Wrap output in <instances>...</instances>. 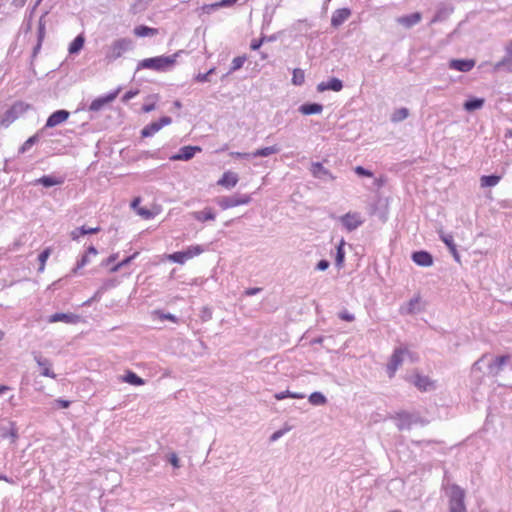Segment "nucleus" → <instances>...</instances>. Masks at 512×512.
<instances>
[{
  "label": "nucleus",
  "instance_id": "2",
  "mask_svg": "<svg viewBox=\"0 0 512 512\" xmlns=\"http://www.w3.org/2000/svg\"><path fill=\"white\" fill-rule=\"evenodd\" d=\"M133 47V42L128 38H120L113 41L110 45H108L105 49V59L108 62H113L120 58L124 53L131 50Z\"/></svg>",
  "mask_w": 512,
  "mask_h": 512
},
{
  "label": "nucleus",
  "instance_id": "22",
  "mask_svg": "<svg viewBox=\"0 0 512 512\" xmlns=\"http://www.w3.org/2000/svg\"><path fill=\"white\" fill-rule=\"evenodd\" d=\"M412 260L419 266L429 267L433 264V258L426 251H417L412 254Z\"/></svg>",
  "mask_w": 512,
  "mask_h": 512
},
{
  "label": "nucleus",
  "instance_id": "3",
  "mask_svg": "<svg viewBox=\"0 0 512 512\" xmlns=\"http://www.w3.org/2000/svg\"><path fill=\"white\" fill-rule=\"evenodd\" d=\"M406 357L413 359V353L407 348L398 347L394 350L387 364V373L389 378L394 377L396 371L403 364Z\"/></svg>",
  "mask_w": 512,
  "mask_h": 512
},
{
  "label": "nucleus",
  "instance_id": "5",
  "mask_svg": "<svg viewBox=\"0 0 512 512\" xmlns=\"http://www.w3.org/2000/svg\"><path fill=\"white\" fill-rule=\"evenodd\" d=\"M204 248L201 245L189 246L184 251L174 252L168 255V259L174 263L184 264L187 260L192 259L204 252Z\"/></svg>",
  "mask_w": 512,
  "mask_h": 512
},
{
  "label": "nucleus",
  "instance_id": "49",
  "mask_svg": "<svg viewBox=\"0 0 512 512\" xmlns=\"http://www.w3.org/2000/svg\"><path fill=\"white\" fill-rule=\"evenodd\" d=\"M139 90H130L126 92L122 97V102L127 103L129 100L133 99L136 95H138Z\"/></svg>",
  "mask_w": 512,
  "mask_h": 512
},
{
  "label": "nucleus",
  "instance_id": "60",
  "mask_svg": "<svg viewBox=\"0 0 512 512\" xmlns=\"http://www.w3.org/2000/svg\"><path fill=\"white\" fill-rule=\"evenodd\" d=\"M160 318L170 320L172 322H177V318L175 317V315L170 314V313H167V314L162 313V314H160Z\"/></svg>",
  "mask_w": 512,
  "mask_h": 512
},
{
  "label": "nucleus",
  "instance_id": "15",
  "mask_svg": "<svg viewBox=\"0 0 512 512\" xmlns=\"http://www.w3.org/2000/svg\"><path fill=\"white\" fill-rule=\"evenodd\" d=\"M505 51L506 55L494 64V71H499L503 68L512 71V40L506 45Z\"/></svg>",
  "mask_w": 512,
  "mask_h": 512
},
{
  "label": "nucleus",
  "instance_id": "41",
  "mask_svg": "<svg viewBox=\"0 0 512 512\" xmlns=\"http://www.w3.org/2000/svg\"><path fill=\"white\" fill-rule=\"evenodd\" d=\"M287 397L294 398V399H303L305 397V395L301 394V393L291 392L289 390L283 391V392H279V393L275 394V398L277 400H283V399H285Z\"/></svg>",
  "mask_w": 512,
  "mask_h": 512
},
{
  "label": "nucleus",
  "instance_id": "48",
  "mask_svg": "<svg viewBox=\"0 0 512 512\" xmlns=\"http://www.w3.org/2000/svg\"><path fill=\"white\" fill-rule=\"evenodd\" d=\"M89 263H90V256L87 253H85L84 255H82L80 260H78L75 270L81 269Z\"/></svg>",
  "mask_w": 512,
  "mask_h": 512
},
{
  "label": "nucleus",
  "instance_id": "7",
  "mask_svg": "<svg viewBox=\"0 0 512 512\" xmlns=\"http://www.w3.org/2000/svg\"><path fill=\"white\" fill-rule=\"evenodd\" d=\"M29 105L18 102L15 103L9 110L6 111L3 118L1 119V125L8 127L11 123H13L21 114H23Z\"/></svg>",
  "mask_w": 512,
  "mask_h": 512
},
{
  "label": "nucleus",
  "instance_id": "52",
  "mask_svg": "<svg viewBox=\"0 0 512 512\" xmlns=\"http://www.w3.org/2000/svg\"><path fill=\"white\" fill-rule=\"evenodd\" d=\"M137 213L145 219H150L153 217V213L146 208H139Z\"/></svg>",
  "mask_w": 512,
  "mask_h": 512
},
{
  "label": "nucleus",
  "instance_id": "55",
  "mask_svg": "<svg viewBox=\"0 0 512 512\" xmlns=\"http://www.w3.org/2000/svg\"><path fill=\"white\" fill-rule=\"evenodd\" d=\"M194 79H195V81L200 82V83L210 81V78L208 77V74H206V73H198Z\"/></svg>",
  "mask_w": 512,
  "mask_h": 512
},
{
  "label": "nucleus",
  "instance_id": "1",
  "mask_svg": "<svg viewBox=\"0 0 512 512\" xmlns=\"http://www.w3.org/2000/svg\"><path fill=\"white\" fill-rule=\"evenodd\" d=\"M184 53L183 50H179L176 53L172 55H161L157 57L152 58H146L141 61H139L137 65V71L141 69H150L156 72H166L171 70L176 62L177 58L180 56V54Z\"/></svg>",
  "mask_w": 512,
  "mask_h": 512
},
{
  "label": "nucleus",
  "instance_id": "30",
  "mask_svg": "<svg viewBox=\"0 0 512 512\" xmlns=\"http://www.w3.org/2000/svg\"><path fill=\"white\" fill-rule=\"evenodd\" d=\"M441 240L446 244V246L449 248L450 252L453 254L454 258L459 261V255L456 250V245L454 243V238L451 234H440Z\"/></svg>",
  "mask_w": 512,
  "mask_h": 512
},
{
  "label": "nucleus",
  "instance_id": "28",
  "mask_svg": "<svg viewBox=\"0 0 512 512\" xmlns=\"http://www.w3.org/2000/svg\"><path fill=\"white\" fill-rule=\"evenodd\" d=\"M279 152H280V147L278 145H273V146L257 149V150H255L254 152L251 153V156L254 157V158H256V157H268V156H270L272 154H277Z\"/></svg>",
  "mask_w": 512,
  "mask_h": 512
},
{
  "label": "nucleus",
  "instance_id": "35",
  "mask_svg": "<svg viewBox=\"0 0 512 512\" xmlns=\"http://www.w3.org/2000/svg\"><path fill=\"white\" fill-rule=\"evenodd\" d=\"M43 130L38 131L36 134L28 138L19 149V153L28 151L38 140Z\"/></svg>",
  "mask_w": 512,
  "mask_h": 512
},
{
  "label": "nucleus",
  "instance_id": "24",
  "mask_svg": "<svg viewBox=\"0 0 512 512\" xmlns=\"http://www.w3.org/2000/svg\"><path fill=\"white\" fill-rule=\"evenodd\" d=\"M238 180L239 177L237 173L227 171L222 175L221 179L218 181V185L231 189L236 186Z\"/></svg>",
  "mask_w": 512,
  "mask_h": 512
},
{
  "label": "nucleus",
  "instance_id": "16",
  "mask_svg": "<svg viewBox=\"0 0 512 512\" xmlns=\"http://www.w3.org/2000/svg\"><path fill=\"white\" fill-rule=\"evenodd\" d=\"M34 360L42 369L41 375L52 379L56 378V374L50 369L51 362L49 359L42 357L39 353L34 354Z\"/></svg>",
  "mask_w": 512,
  "mask_h": 512
},
{
  "label": "nucleus",
  "instance_id": "14",
  "mask_svg": "<svg viewBox=\"0 0 512 512\" xmlns=\"http://www.w3.org/2000/svg\"><path fill=\"white\" fill-rule=\"evenodd\" d=\"M510 360L509 355H502L495 357L490 363H488V372L492 376H497L503 369L504 365Z\"/></svg>",
  "mask_w": 512,
  "mask_h": 512
},
{
  "label": "nucleus",
  "instance_id": "39",
  "mask_svg": "<svg viewBox=\"0 0 512 512\" xmlns=\"http://www.w3.org/2000/svg\"><path fill=\"white\" fill-rule=\"evenodd\" d=\"M123 381H125L126 383H129L131 385H135V386L144 384V380L132 371L127 372V374L123 378Z\"/></svg>",
  "mask_w": 512,
  "mask_h": 512
},
{
  "label": "nucleus",
  "instance_id": "10",
  "mask_svg": "<svg viewBox=\"0 0 512 512\" xmlns=\"http://www.w3.org/2000/svg\"><path fill=\"white\" fill-rule=\"evenodd\" d=\"M70 116L69 111L61 109L53 112L47 119L44 129L53 128L64 123Z\"/></svg>",
  "mask_w": 512,
  "mask_h": 512
},
{
  "label": "nucleus",
  "instance_id": "29",
  "mask_svg": "<svg viewBox=\"0 0 512 512\" xmlns=\"http://www.w3.org/2000/svg\"><path fill=\"white\" fill-rule=\"evenodd\" d=\"M84 43H85V38L82 34H79L78 36H76V38L69 45V49H68L69 54H71V55L78 54L81 51V49L83 48Z\"/></svg>",
  "mask_w": 512,
  "mask_h": 512
},
{
  "label": "nucleus",
  "instance_id": "17",
  "mask_svg": "<svg viewBox=\"0 0 512 512\" xmlns=\"http://www.w3.org/2000/svg\"><path fill=\"white\" fill-rule=\"evenodd\" d=\"M422 19V15L419 12H415L409 15H403L396 19V22L402 25L404 28L409 29L417 25Z\"/></svg>",
  "mask_w": 512,
  "mask_h": 512
},
{
  "label": "nucleus",
  "instance_id": "21",
  "mask_svg": "<svg viewBox=\"0 0 512 512\" xmlns=\"http://www.w3.org/2000/svg\"><path fill=\"white\" fill-rule=\"evenodd\" d=\"M342 88H343V83L338 78H331L328 81H326V82L323 81L317 85V90L319 92H324L327 90L339 92L342 90Z\"/></svg>",
  "mask_w": 512,
  "mask_h": 512
},
{
  "label": "nucleus",
  "instance_id": "25",
  "mask_svg": "<svg viewBox=\"0 0 512 512\" xmlns=\"http://www.w3.org/2000/svg\"><path fill=\"white\" fill-rule=\"evenodd\" d=\"M78 316L72 313H55L48 318L49 323L64 322V323H76Z\"/></svg>",
  "mask_w": 512,
  "mask_h": 512
},
{
  "label": "nucleus",
  "instance_id": "42",
  "mask_svg": "<svg viewBox=\"0 0 512 512\" xmlns=\"http://www.w3.org/2000/svg\"><path fill=\"white\" fill-rule=\"evenodd\" d=\"M305 75L304 71L297 68L293 70V77H292V83L294 85L300 86L304 83Z\"/></svg>",
  "mask_w": 512,
  "mask_h": 512
},
{
  "label": "nucleus",
  "instance_id": "13",
  "mask_svg": "<svg viewBox=\"0 0 512 512\" xmlns=\"http://www.w3.org/2000/svg\"><path fill=\"white\" fill-rule=\"evenodd\" d=\"M201 151V148L198 146H184L182 147L177 154H174L170 157L172 161H188L192 159L196 152Z\"/></svg>",
  "mask_w": 512,
  "mask_h": 512
},
{
  "label": "nucleus",
  "instance_id": "43",
  "mask_svg": "<svg viewBox=\"0 0 512 512\" xmlns=\"http://www.w3.org/2000/svg\"><path fill=\"white\" fill-rule=\"evenodd\" d=\"M245 61H246L245 56L235 57L232 61V65H231V68H230L228 74L239 70L244 65Z\"/></svg>",
  "mask_w": 512,
  "mask_h": 512
},
{
  "label": "nucleus",
  "instance_id": "8",
  "mask_svg": "<svg viewBox=\"0 0 512 512\" xmlns=\"http://www.w3.org/2000/svg\"><path fill=\"white\" fill-rule=\"evenodd\" d=\"M338 220L341 222L343 227L349 232L357 229L364 222L361 214L358 212H348L345 215L338 217Z\"/></svg>",
  "mask_w": 512,
  "mask_h": 512
},
{
  "label": "nucleus",
  "instance_id": "19",
  "mask_svg": "<svg viewBox=\"0 0 512 512\" xmlns=\"http://www.w3.org/2000/svg\"><path fill=\"white\" fill-rule=\"evenodd\" d=\"M474 66L475 61L469 59H453L449 63V68L460 72H469Z\"/></svg>",
  "mask_w": 512,
  "mask_h": 512
},
{
  "label": "nucleus",
  "instance_id": "44",
  "mask_svg": "<svg viewBox=\"0 0 512 512\" xmlns=\"http://www.w3.org/2000/svg\"><path fill=\"white\" fill-rule=\"evenodd\" d=\"M50 253H51L50 249H49V248H47V249L43 250V251L39 254V256H38V260H39V262H40V266H39V268H38V271H39V272L44 271L45 264H46L47 259H48V258H49V256H50Z\"/></svg>",
  "mask_w": 512,
  "mask_h": 512
},
{
  "label": "nucleus",
  "instance_id": "34",
  "mask_svg": "<svg viewBox=\"0 0 512 512\" xmlns=\"http://www.w3.org/2000/svg\"><path fill=\"white\" fill-rule=\"evenodd\" d=\"M344 245H345V241H344V239H341L340 243L337 246L336 257H335V264L338 267H342L344 260H345Z\"/></svg>",
  "mask_w": 512,
  "mask_h": 512
},
{
  "label": "nucleus",
  "instance_id": "45",
  "mask_svg": "<svg viewBox=\"0 0 512 512\" xmlns=\"http://www.w3.org/2000/svg\"><path fill=\"white\" fill-rule=\"evenodd\" d=\"M167 461L175 468L178 469L181 467L180 459L178 458L176 453H170L167 456Z\"/></svg>",
  "mask_w": 512,
  "mask_h": 512
},
{
  "label": "nucleus",
  "instance_id": "38",
  "mask_svg": "<svg viewBox=\"0 0 512 512\" xmlns=\"http://www.w3.org/2000/svg\"><path fill=\"white\" fill-rule=\"evenodd\" d=\"M409 116V110L405 107L399 108L391 115L392 122H401Z\"/></svg>",
  "mask_w": 512,
  "mask_h": 512
},
{
  "label": "nucleus",
  "instance_id": "32",
  "mask_svg": "<svg viewBox=\"0 0 512 512\" xmlns=\"http://www.w3.org/2000/svg\"><path fill=\"white\" fill-rule=\"evenodd\" d=\"M484 102L485 101L483 98L469 99L464 103V109L469 112L477 110V109H481L484 105Z\"/></svg>",
  "mask_w": 512,
  "mask_h": 512
},
{
  "label": "nucleus",
  "instance_id": "20",
  "mask_svg": "<svg viewBox=\"0 0 512 512\" xmlns=\"http://www.w3.org/2000/svg\"><path fill=\"white\" fill-rule=\"evenodd\" d=\"M311 172L314 177L323 181H332L334 176L321 163H313Z\"/></svg>",
  "mask_w": 512,
  "mask_h": 512
},
{
  "label": "nucleus",
  "instance_id": "33",
  "mask_svg": "<svg viewBox=\"0 0 512 512\" xmlns=\"http://www.w3.org/2000/svg\"><path fill=\"white\" fill-rule=\"evenodd\" d=\"M38 183L42 184L44 187H52L55 185H60L63 183V179L56 178L54 176H43L37 180Z\"/></svg>",
  "mask_w": 512,
  "mask_h": 512
},
{
  "label": "nucleus",
  "instance_id": "31",
  "mask_svg": "<svg viewBox=\"0 0 512 512\" xmlns=\"http://www.w3.org/2000/svg\"><path fill=\"white\" fill-rule=\"evenodd\" d=\"M158 33L156 28L140 25L134 28V34L138 37L155 36Z\"/></svg>",
  "mask_w": 512,
  "mask_h": 512
},
{
  "label": "nucleus",
  "instance_id": "46",
  "mask_svg": "<svg viewBox=\"0 0 512 512\" xmlns=\"http://www.w3.org/2000/svg\"><path fill=\"white\" fill-rule=\"evenodd\" d=\"M84 235H86L85 226L76 228L70 233V236L73 240H78L81 236Z\"/></svg>",
  "mask_w": 512,
  "mask_h": 512
},
{
  "label": "nucleus",
  "instance_id": "40",
  "mask_svg": "<svg viewBox=\"0 0 512 512\" xmlns=\"http://www.w3.org/2000/svg\"><path fill=\"white\" fill-rule=\"evenodd\" d=\"M309 402L315 406L324 405L327 402L326 397L321 392H313L309 396Z\"/></svg>",
  "mask_w": 512,
  "mask_h": 512
},
{
  "label": "nucleus",
  "instance_id": "11",
  "mask_svg": "<svg viewBox=\"0 0 512 512\" xmlns=\"http://www.w3.org/2000/svg\"><path fill=\"white\" fill-rule=\"evenodd\" d=\"M419 418L413 414L407 412H401L397 414L396 426L400 430L410 429L413 424L418 422Z\"/></svg>",
  "mask_w": 512,
  "mask_h": 512
},
{
  "label": "nucleus",
  "instance_id": "26",
  "mask_svg": "<svg viewBox=\"0 0 512 512\" xmlns=\"http://www.w3.org/2000/svg\"><path fill=\"white\" fill-rule=\"evenodd\" d=\"M191 215L195 220L201 221V222L213 221L216 218V214L213 212L212 208H210V207H207L202 211L192 212Z\"/></svg>",
  "mask_w": 512,
  "mask_h": 512
},
{
  "label": "nucleus",
  "instance_id": "62",
  "mask_svg": "<svg viewBox=\"0 0 512 512\" xmlns=\"http://www.w3.org/2000/svg\"><path fill=\"white\" fill-rule=\"evenodd\" d=\"M56 402L61 408H68L70 406V401L68 400L57 399Z\"/></svg>",
  "mask_w": 512,
  "mask_h": 512
},
{
  "label": "nucleus",
  "instance_id": "23",
  "mask_svg": "<svg viewBox=\"0 0 512 512\" xmlns=\"http://www.w3.org/2000/svg\"><path fill=\"white\" fill-rule=\"evenodd\" d=\"M412 383L421 391H430L434 388V383L427 377L422 375H415Z\"/></svg>",
  "mask_w": 512,
  "mask_h": 512
},
{
  "label": "nucleus",
  "instance_id": "61",
  "mask_svg": "<svg viewBox=\"0 0 512 512\" xmlns=\"http://www.w3.org/2000/svg\"><path fill=\"white\" fill-rule=\"evenodd\" d=\"M285 431L284 430H278L276 432H274L271 436V440L272 441H276L277 439H279L280 437H282L284 435Z\"/></svg>",
  "mask_w": 512,
  "mask_h": 512
},
{
  "label": "nucleus",
  "instance_id": "54",
  "mask_svg": "<svg viewBox=\"0 0 512 512\" xmlns=\"http://www.w3.org/2000/svg\"><path fill=\"white\" fill-rule=\"evenodd\" d=\"M44 30H45V23L43 22V17H41L39 20V27H38L39 41H41L44 37Z\"/></svg>",
  "mask_w": 512,
  "mask_h": 512
},
{
  "label": "nucleus",
  "instance_id": "63",
  "mask_svg": "<svg viewBox=\"0 0 512 512\" xmlns=\"http://www.w3.org/2000/svg\"><path fill=\"white\" fill-rule=\"evenodd\" d=\"M116 258H117L116 254L111 255L102 264L105 265V266L110 265L112 262H114L116 260Z\"/></svg>",
  "mask_w": 512,
  "mask_h": 512
},
{
  "label": "nucleus",
  "instance_id": "47",
  "mask_svg": "<svg viewBox=\"0 0 512 512\" xmlns=\"http://www.w3.org/2000/svg\"><path fill=\"white\" fill-rule=\"evenodd\" d=\"M355 173L361 177H372L373 173L370 170L365 169L362 166L355 167Z\"/></svg>",
  "mask_w": 512,
  "mask_h": 512
},
{
  "label": "nucleus",
  "instance_id": "36",
  "mask_svg": "<svg viewBox=\"0 0 512 512\" xmlns=\"http://www.w3.org/2000/svg\"><path fill=\"white\" fill-rule=\"evenodd\" d=\"M500 179V176L497 175L482 176L480 179L481 187H494L499 183Z\"/></svg>",
  "mask_w": 512,
  "mask_h": 512
},
{
  "label": "nucleus",
  "instance_id": "64",
  "mask_svg": "<svg viewBox=\"0 0 512 512\" xmlns=\"http://www.w3.org/2000/svg\"><path fill=\"white\" fill-rule=\"evenodd\" d=\"M89 256H96L98 254V251L97 249L94 247V246H90L88 247L87 249V252H86Z\"/></svg>",
  "mask_w": 512,
  "mask_h": 512
},
{
  "label": "nucleus",
  "instance_id": "4",
  "mask_svg": "<svg viewBox=\"0 0 512 512\" xmlns=\"http://www.w3.org/2000/svg\"><path fill=\"white\" fill-rule=\"evenodd\" d=\"M465 492L458 485H452L449 492V512H466Z\"/></svg>",
  "mask_w": 512,
  "mask_h": 512
},
{
  "label": "nucleus",
  "instance_id": "51",
  "mask_svg": "<svg viewBox=\"0 0 512 512\" xmlns=\"http://www.w3.org/2000/svg\"><path fill=\"white\" fill-rule=\"evenodd\" d=\"M2 437H11L12 442H14L17 438V430L14 428V424H11V429L7 433H2Z\"/></svg>",
  "mask_w": 512,
  "mask_h": 512
},
{
  "label": "nucleus",
  "instance_id": "57",
  "mask_svg": "<svg viewBox=\"0 0 512 512\" xmlns=\"http://www.w3.org/2000/svg\"><path fill=\"white\" fill-rule=\"evenodd\" d=\"M329 267V262L327 260H320L317 264V269L321 271H325Z\"/></svg>",
  "mask_w": 512,
  "mask_h": 512
},
{
  "label": "nucleus",
  "instance_id": "6",
  "mask_svg": "<svg viewBox=\"0 0 512 512\" xmlns=\"http://www.w3.org/2000/svg\"><path fill=\"white\" fill-rule=\"evenodd\" d=\"M251 197L248 194H235L231 196L220 197L217 201L218 205L223 209H229L240 205L250 203Z\"/></svg>",
  "mask_w": 512,
  "mask_h": 512
},
{
  "label": "nucleus",
  "instance_id": "37",
  "mask_svg": "<svg viewBox=\"0 0 512 512\" xmlns=\"http://www.w3.org/2000/svg\"><path fill=\"white\" fill-rule=\"evenodd\" d=\"M451 11H452L451 9H449L445 6L439 7L436 11V14L432 18L431 23H437V22L443 21L451 13Z\"/></svg>",
  "mask_w": 512,
  "mask_h": 512
},
{
  "label": "nucleus",
  "instance_id": "18",
  "mask_svg": "<svg viewBox=\"0 0 512 512\" xmlns=\"http://www.w3.org/2000/svg\"><path fill=\"white\" fill-rule=\"evenodd\" d=\"M351 16L349 8H341L334 11L331 17V25L335 28L341 26Z\"/></svg>",
  "mask_w": 512,
  "mask_h": 512
},
{
  "label": "nucleus",
  "instance_id": "59",
  "mask_svg": "<svg viewBox=\"0 0 512 512\" xmlns=\"http://www.w3.org/2000/svg\"><path fill=\"white\" fill-rule=\"evenodd\" d=\"M137 255H138V253L136 252L133 255H131V256L125 258L124 260H122L121 262H119L121 267L128 265Z\"/></svg>",
  "mask_w": 512,
  "mask_h": 512
},
{
  "label": "nucleus",
  "instance_id": "27",
  "mask_svg": "<svg viewBox=\"0 0 512 512\" xmlns=\"http://www.w3.org/2000/svg\"><path fill=\"white\" fill-rule=\"evenodd\" d=\"M323 111V106L318 103H305L299 107V112L303 115L320 114Z\"/></svg>",
  "mask_w": 512,
  "mask_h": 512
},
{
  "label": "nucleus",
  "instance_id": "56",
  "mask_svg": "<svg viewBox=\"0 0 512 512\" xmlns=\"http://www.w3.org/2000/svg\"><path fill=\"white\" fill-rule=\"evenodd\" d=\"M264 40H265V38H264V37H263V38H261V39H258V40L254 39V40L251 42V44H250V48H251L252 50H258V49L261 47V45L263 44Z\"/></svg>",
  "mask_w": 512,
  "mask_h": 512
},
{
  "label": "nucleus",
  "instance_id": "53",
  "mask_svg": "<svg viewBox=\"0 0 512 512\" xmlns=\"http://www.w3.org/2000/svg\"><path fill=\"white\" fill-rule=\"evenodd\" d=\"M237 0H221L217 3H215L214 7H228L236 3Z\"/></svg>",
  "mask_w": 512,
  "mask_h": 512
},
{
  "label": "nucleus",
  "instance_id": "12",
  "mask_svg": "<svg viewBox=\"0 0 512 512\" xmlns=\"http://www.w3.org/2000/svg\"><path fill=\"white\" fill-rule=\"evenodd\" d=\"M120 90H121V88H118L115 91L107 94L106 96L99 97V98L93 100L89 106V110L90 111L101 110L106 104L115 100V98L118 96Z\"/></svg>",
  "mask_w": 512,
  "mask_h": 512
},
{
  "label": "nucleus",
  "instance_id": "58",
  "mask_svg": "<svg viewBox=\"0 0 512 512\" xmlns=\"http://www.w3.org/2000/svg\"><path fill=\"white\" fill-rule=\"evenodd\" d=\"M261 290H262V288H258V287H255V288H248V289L245 291V295H247V296H253V295L258 294Z\"/></svg>",
  "mask_w": 512,
  "mask_h": 512
},
{
  "label": "nucleus",
  "instance_id": "50",
  "mask_svg": "<svg viewBox=\"0 0 512 512\" xmlns=\"http://www.w3.org/2000/svg\"><path fill=\"white\" fill-rule=\"evenodd\" d=\"M339 318L344 320V321H348V322H351L355 319L354 315L349 313L348 311L344 310V311H341L339 313Z\"/></svg>",
  "mask_w": 512,
  "mask_h": 512
},
{
  "label": "nucleus",
  "instance_id": "9",
  "mask_svg": "<svg viewBox=\"0 0 512 512\" xmlns=\"http://www.w3.org/2000/svg\"><path fill=\"white\" fill-rule=\"evenodd\" d=\"M171 122H172V119L170 117L163 116L159 119V121L152 122V123L148 124L147 126H145L142 129L141 134L143 137H151L155 133H157L162 127L171 124Z\"/></svg>",
  "mask_w": 512,
  "mask_h": 512
}]
</instances>
